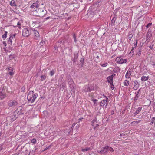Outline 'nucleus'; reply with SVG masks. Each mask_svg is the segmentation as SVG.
I'll return each mask as SVG.
<instances>
[{"label": "nucleus", "instance_id": "1", "mask_svg": "<svg viewBox=\"0 0 155 155\" xmlns=\"http://www.w3.org/2000/svg\"><path fill=\"white\" fill-rule=\"evenodd\" d=\"M37 96V94H34V92L32 91H30L27 96V99L29 102L33 103Z\"/></svg>", "mask_w": 155, "mask_h": 155}, {"label": "nucleus", "instance_id": "2", "mask_svg": "<svg viewBox=\"0 0 155 155\" xmlns=\"http://www.w3.org/2000/svg\"><path fill=\"white\" fill-rule=\"evenodd\" d=\"M109 151L113 152L114 151V150L112 147L107 146L103 147L101 150L100 151L97 150V152L102 154L106 153Z\"/></svg>", "mask_w": 155, "mask_h": 155}, {"label": "nucleus", "instance_id": "3", "mask_svg": "<svg viewBox=\"0 0 155 155\" xmlns=\"http://www.w3.org/2000/svg\"><path fill=\"white\" fill-rule=\"evenodd\" d=\"M39 1H37L35 3H33L30 6V8H32L31 10L32 11H37L38 8L39 4Z\"/></svg>", "mask_w": 155, "mask_h": 155}, {"label": "nucleus", "instance_id": "4", "mask_svg": "<svg viewBox=\"0 0 155 155\" xmlns=\"http://www.w3.org/2000/svg\"><path fill=\"white\" fill-rule=\"evenodd\" d=\"M17 118L15 114V112H13L11 116H8L6 117L7 120L9 119L11 122H12L15 121Z\"/></svg>", "mask_w": 155, "mask_h": 155}, {"label": "nucleus", "instance_id": "5", "mask_svg": "<svg viewBox=\"0 0 155 155\" xmlns=\"http://www.w3.org/2000/svg\"><path fill=\"white\" fill-rule=\"evenodd\" d=\"M6 97V94L5 90H4V87H1L0 89V98L2 99Z\"/></svg>", "mask_w": 155, "mask_h": 155}, {"label": "nucleus", "instance_id": "6", "mask_svg": "<svg viewBox=\"0 0 155 155\" xmlns=\"http://www.w3.org/2000/svg\"><path fill=\"white\" fill-rule=\"evenodd\" d=\"M116 61L119 64L126 63L127 61L126 59H123L121 57H118L116 59Z\"/></svg>", "mask_w": 155, "mask_h": 155}, {"label": "nucleus", "instance_id": "7", "mask_svg": "<svg viewBox=\"0 0 155 155\" xmlns=\"http://www.w3.org/2000/svg\"><path fill=\"white\" fill-rule=\"evenodd\" d=\"M30 35V32L28 29L25 28L22 31V35L25 37H27Z\"/></svg>", "mask_w": 155, "mask_h": 155}, {"label": "nucleus", "instance_id": "8", "mask_svg": "<svg viewBox=\"0 0 155 155\" xmlns=\"http://www.w3.org/2000/svg\"><path fill=\"white\" fill-rule=\"evenodd\" d=\"M8 104L9 106L11 107L13 106H16L18 103L15 101L11 100L8 101Z\"/></svg>", "mask_w": 155, "mask_h": 155}, {"label": "nucleus", "instance_id": "9", "mask_svg": "<svg viewBox=\"0 0 155 155\" xmlns=\"http://www.w3.org/2000/svg\"><path fill=\"white\" fill-rule=\"evenodd\" d=\"M93 87L92 86H90L87 85L84 87L83 91L85 92H91L92 90Z\"/></svg>", "mask_w": 155, "mask_h": 155}, {"label": "nucleus", "instance_id": "10", "mask_svg": "<svg viewBox=\"0 0 155 155\" xmlns=\"http://www.w3.org/2000/svg\"><path fill=\"white\" fill-rule=\"evenodd\" d=\"M32 31H33V33L35 35L34 38L36 39H37L39 37L40 35L39 32L35 30H32Z\"/></svg>", "mask_w": 155, "mask_h": 155}, {"label": "nucleus", "instance_id": "11", "mask_svg": "<svg viewBox=\"0 0 155 155\" xmlns=\"http://www.w3.org/2000/svg\"><path fill=\"white\" fill-rule=\"evenodd\" d=\"M107 100H105V99H104L102 100L100 103L101 106L103 107L105 105V107H106L107 105Z\"/></svg>", "mask_w": 155, "mask_h": 155}, {"label": "nucleus", "instance_id": "12", "mask_svg": "<svg viewBox=\"0 0 155 155\" xmlns=\"http://www.w3.org/2000/svg\"><path fill=\"white\" fill-rule=\"evenodd\" d=\"M74 58H72V60L74 63L76 62L78 60V53H74Z\"/></svg>", "mask_w": 155, "mask_h": 155}, {"label": "nucleus", "instance_id": "13", "mask_svg": "<svg viewBox=\"0 0 155 155\" xmlns=\"http://www.w3.org/2000/svg\"><path fill=\"white\" fill-rule=\"evenodd\" d=\"M134 89L135 90H137L139 87L140 84L139 83L138 81L137 80H135L134 81Z\"/></svg>", "mask_w": 155, "mask_h": 155}, {"label": "nucleus", "instance_id": "14", "mask_svg": "<svg viewBox=\"0 0 155 155\" xmlns=\"http://www.w3.org/2000/svg\"><path fill=\"white\" fill-rule=\"evenodd\" d=\"M113 79L110 76L107 78V81L108 83H110V85H113Z\"/></svg>", "mask_w": 155, "mask_h": 155}, {"label": "nucleus", "instance_id": "15", "mask_svg": "<svg viewBox=\"0 0 155 155\" xmlns=\"http://www.w3.org/2000/svg\"><path fill=\"white\" fill-rule=\"evenodd\" d=\"M120 68L117 66L115 67V68L113 70V73H115L116 72H120Z\"/></svg>", "mask_w": 155, "mask_h": 155}, {"label": "nucleus", "instance_id": "16", "mask_svg": "<svg viewBox=\"0 0 155 155\" xmlns=\"http://www.w3.org/2000/svg\"><path fill=\"white\" fill-rule=\"evenodd\" d=\"M142 50V46H140L138 48L137 50V53L139 56H140L141 55V52Z\"/></svg>", "mask_w": 155, "mask_h": 155}, {"label": "nucleus", "instance_id": "17", "mask_svg": "<svg viewBox=\"0 0 155 155\" xmlns=\"http://www.w3.org/2000/svg\"><path fill=\"white\" fill-rule=\"evenodd\" d=\"M131 74V71H130L128 70L127 72L125 77L126 78H130V76Z\"/></svg>", "mask_w": 155, "mask_h": 155}, {"label": "nucleus", "instance_id": "18", "mask_svg": "<svg viewBox=\"0 0 155 155\" xmlns=\"http://www.w3.org/2000/svg\"><path fill=\"white\" fill-rule=\"evenodd\" d=\"M101 0H94V5H97V6H98Z\"/></svg>", "mask_w": 155, "mask_h": 155}, {"label": "nucleus", "instance_id": "19", "mask_svg": "<svg viewBox=\"0 0 155 155\" xmlns=\"http://www.w3.org/2000/svg\"><path fill=\"white\" fill-rule=\"evenodd\" d=\"M142 107H139L137 110L135 111L134 114V116H136L142 110Z\"/></svg>", "mask_w": 155, "mask_h": 155}, {"label": "nucleus", "instance_id": "20", "mask_svg": "<svg viewBox=\"0 0 155 155\" xmlns=\"http://www.w3.org/2000/svg\"><path fill=\"white\" fill-rule=\"evenodd\" d=\"M119 8H117L113 12V15H114V16L117 17V12L119 11Z\"/></svg>", "mask_w": 155, "mask_h": 155}, {"label": "nucleus", "instance_id": "21", "mask_svg": "<svg viewBox=\"0 0 155 155\" xmlns=\"http://www.w3.org/2000/svg\"><path fill=\"white\" fill-rule=\"evenodd\" d=\"M152 36L151 33L148 32L147 34V40H150V38H151Z\"/></svg>", "mask_w": 155, "mask_h": 155}, {"label": "nucleus", "instance_id": "22", "mask_svg": "<svg viewBox=\"0 0 155 155\" xmlns=\"http://www.w3.org/2000/svg\"><path fill=\"white\" fill-rule=\"evenodd\" d=\"M117 17L114 16L113 19L111 21V25H114V23L116 21Z\"/></svg>", "mask_w": 155, "mask_h": 155}, {"label": "nucleus", "instance_id": "23", "mask_svg": "<svg viewBox=\"0 0 155 155\" xmlns=\"http://www.w3.org/2000/svg\"><path fill=\"white\" fill-rule=\"evenodd\" d=\"M149 78V77H146L145 76H143L141 78V80L142 81H145L147 80Z\"/></svg>", "mask_w": 155, "mask_h": 155}, {"label": "nucleus", "instance_id": "24", "mask_svg": "<svg viewBox=\"0 0 155 155\" xmlns=\"http://www.w3.org/2000/svg\"><path fill=\"white\" fill-rule=\"evenodd\" d=\"M56 72V70L52 69L50 72L49 74L51 76H53Z\"/></svg>", "mask_w": 155, "mask_h": 155}, {"label": "nucleus", "instance_id": "25", "mask_svg": "<svg viewBox=\"0 0 155 155\" xmlns=\"http://www.w3.org/2000/svg\"><path fill=\"white\" fill-rule=\"evenodd\" d=\"M10 5L12 6H16L17 5L15 4V1L14 0H12L10 2Z\"/></svg>", "mask_w": 155, "mask_h": 155}, {"label": "nucleus", "instance_id": "26", "mask_svg": "<svg viewBox=\"0 0 155 155\" xmlns=\"http://www.w3.org/2000/svg\"><path fill=\"white\" fill-rule=\"evenodd\" d=\"M13 38H12V36H11V35H10V36L9 38V40L8 41V43L9 44L12 45V40L13 39Z\"/></svg>", "mask_w": 155, "mask_h": 155}, {"label": "nucleus", "instance_id": "27", "mask_svg": "<svg viewBox=\"0 0 155 155\" xmlns=\"http://www.w3.org/2000/svg\"><path fill=\"white\" fill-rule=\"evenodd\" d=\"M123 84L124 86H127L129 84V81L127 80H126L124 81Z\"/></svg>", "mask_w": 155, "mask_h": 155}, {"label": "nucleus", "instance_id": "28", "mask_svg": "<svg viewBox=\"0 0 155 155\" xmlns=\"http://www.w3.org/2000/svg\"><path fill=\"white\" fill-rule=\"evenodd\" d=\"M8 32L7 31H5V33L3 34L2 36V38L4 39H5L7 37Z\"/></svg>", "mask_w": 155, "mask_h": 155}, {"label": "nucleus", "instance_id": "29", "mask_svg": "<svg viewBox=\"0 0 155 155\" xmlns=\"http://www.w3.org/2000/svg\"><path fill=\"white\" fill-rule=\"evenodd\" d=\"M91 100L92 101H93V102H94V106H96L97 105V104L96 103V102L97 101H98V100L97 99H91Z\"/></svg>", "mask_w": 155, "mask_h": 155}, {"label": "nucleus", "instance_id": "30", "mask_svg": "<svg viewBox=\"0 0 155 155\" xmlns=\"http://www.w3.org/2000/svg\"><path fill=\"white\" fill-rule=\"evenodd\" d=\"M84 61V58H81L80 60V63L81 64V66H83V63Z\"/></svg>", "mask_w": 155, "mask_h": 155}, {"label": "nucleus", "instance_id": "31", "mask_svg": "<svg viewBox=\"0 0 155 155\" xmlns=\"http://www.w3.org/2000/svg\"><path fill=\"white\" fill-rule=\"evenodd\" d=\"M41 81H44L46 79V76L45 75H41Z\"/></svg>", "mask_w": 155, "mask_h": 155}, {"label": "nucleus", "instance_id": "32", "mask_svg": "<svg viewBox=\"0 0 155 155\" xmlns=\"http://www.w3.org/2000/svg\"><path fill=\"white\" fill-rule=\"evenodd\" d=\"M90 149V147H87L85 149H82L81 150L82 152H84L85 151H87L89 150Z\"/></svg>", "mask_w": 155, "mask_h": 155}, {"label": "nucleus", "instance_id": "33", "mask_svg": "<svg viewBox=\"0 0 155 155\" xmlns=\"http://www.w3.org/2000/svg\"><path fill=\"white\" fill-rule=\"evenodd\" d=\"M100 65L102 67H105L108 65V63L107 62L103 64L101 63Z\"/></svg>", "mask_w": 155, "mask_h": 155}, {"label": "nucleus", "instance_id": "34", "mask_svg": "<svg viewBox=\"0 0 155 155\" xmlns=\"http://www.w3.org/2000/svg\"><path fill=\"white\" fill-rule=\"evenodd\" d=\"M31 142L33 144L36 143V139L35 138H33L31 140Z\"/></svg>", "mask_w": 155, "mask_h": 155}, {"label": "nucleus", "instance_id": "35", "mask_svg": "<svg viewBox=\"0 0 155 155\" xmlns=\"http://www.w3.org/2000/svg\"><path fill=\"white\" fill-rule=\"evenodd\" d=\"M134 47H132V49L130 52V54H132V56L133 55L134 53Z\"/></svg>", "mask_w": 155, "mask_h": 155}, {"label": "nucleus", "instance_id": "36", "mask_svg": "<svg viewBox=\"0 0 155 155\" xmlns=\"http://www.w3.org/2000/svg\"><path fill=\"white\" fill-rule=\"evenodd\" d=\"M14 58V54H11L9 56V58L10 59H12Z\"/></svg>", "mask_w": 155, "mask_h": 155}, {"label": "nucleus", "instance_id": "37", "mask_svg": "<svg viewBox=\"0 0 155 155\" xmlns=\"http://www.w3.org/2000/svg\"><path fill=\"white\" fill-rule=\"evenodd\" d=\"M133 35L132 34H129L128 38L130 40L131 39V38L133 37Z\"/></svg>", "mask_w": 155, "mask_h": 155}, {"label": "nucleus", "instance_id": "38", "mask_svg": "<svg viewBox=\"0 0 155 155\" xmlns=\"http://www.w3.org/2000/svg\"><path fill=\"white\" fill-rule=\"evenodd\" d=\"M51 145H50L48 146L47 147L44 149V151L48 149H49L51 148Z\"/></svg>", "mask_w": 155, "mask_h": 155}, {"label": "nucleus", "instance_id": "39", "mask_svg": "<svg viewBox=\"0 0 155 155\" xmlns=\"http://www.w3.org/2000/svg\"><path fill=\"white\" fill-rule=\"evenodd\" d=\"M21 90L22 92H25V86H23L21 88Z\"/></svg>", "mask_w": 155, "mask_h": 155}, {"label": "nucleus", "instance_id": "40", "mask_svg": "<svg viewBox=\"0 0 155 155\" xmlns=\"http://www.w3.org/2000/svg\"><path fill=\"white\" fill-rule=\"evenodd\" d=\"M138 98V95H136L135 97L134 98V102H135L136 101L137 99Z\"/></svg>", "mask_w": 155, "mask_h": 155}, {"label": "nucleus", "instance_id": "41", "mask_svg": "<svg viewBox=\"0 0 155 155\" xmlns=\"http://www.w3.org/2000/svg\"><path fill=\"white\" fill-rule=\"evenodd\" d=\"M135 41H136V43L134 44V48H136V47H137V41H137V39H136Z\"/></svg>", "mask_w": 155, "mask_h": 155}, {"label": "nucleus", "instance_id": "42", "mask_svg": "<svg viewBox=\"0 0 155 155\" xmlns=\"http://www.w3.org/2000/svg\"><path fill=\"white\" fill-rule=\"evenodd\" d=\"M38 11L40 13L43 12H44V9L42 8L40 9H38Z\"/></svg>", "mask_w": 155, "mask_h": 155}, {"label": "nucleus", "instance_id": "43", "mask_svg": "<svg viewBox=\"0 0 155 155\" xmlns=\"http://www.w3.org/2000/svg\"><path fill=\"white\" fill-rule=\"evenodd\" d=\"M58 42L60 43V44L61 43L62 44H63L64 42V41L59 40Z\"/></svg>", "mask_w": 155, "mask_h": 155}, {"label": "nucleus", "instance_id": "44", "mask_svg": "<svg viewBox=\"0 0 155 155\" xmlns=\"http://www.w3.org/2000/svg\"><path fill=\"white\" fill-rule=\"evenodd\" d=\"M21 153V151L19 150V151H18V152L17 153H15V154H13L12 155H18Z\"/></svg>", "mask_w": 155, "mask_h": 155}, {"label": "nucleus", "instance_id": "45", "mask_svg": "<svg viewBox=\"0 0 155 155\" xmlns=\"http://www.w3.org/2000/svg\"><path fill=\"white\" fill-rule=\"evenodd\" d=\"M73 36V38L74 39V41L75 42H76L77 41V40H76V37L75 34H74Z\"/></svg>", "mask_w": 155, "mask_h": 155}, {"label": "nucleus", "instance_id": "46", "mask_svg": "<svg viewBox=\"0 0 155 155\" xmlns=\"http://www.w3.org/2000/svg\"><path fill=\"white\" fill-rule=\"evenodd\" d=\"M152 24L151 23H148L146 25V27L147 28H148L150 26L152 25Z\"/></svg>", "mask_w": 155, "mask_h": 155}, {"label": "nucleus", "instance_id": "47", "mask_svg": "<svg viewBox=\"0 0 155 155\" xmlns=\"http://www.w3.org/2000/svg\"><path fill=\"white\" fill-rule=\"evenodd\" d=\"M154 46V44L151 45L150 46H149V47L151 49H153V46Z\"/></svg>", "mask_w": 155, "mask_h": 155}, {"label": "nucleus", "instance_id": "48", "mask_svg": "<svg viewBox=\"0 0 155 155\" xmlns=\"http://www.w3.org/2000/svg\"><path fill=\"white\" fill-rule=\"evenodd\" d=\"M9 74L10 75L12 76V75L14 74V73L13 72L11 71L9 72Z\"/></svg>", "mask_w": 155, "mask_h": 155}, {"label": "nucleus", "instance_id": "49", "mask_svg": "<svg viewBox=\"0 0 155 155\" xmlns=\"http://www.w3.org/2000/svg\"><path fill=\"white\" fill-rule=\"evenodd\" d=\"M140 89H139V90L136 93V95H138V94H139V92H140Z\"/></svg>", "mask_w": 155, "mask_h": 155}, {"label": "nucleus", "instance_id": "50", "mask_svg": "<svg viewBox=\"0 0 155 155\" xmlns=\"http://www.w3.org/2000/svg\"><path fill=\"white\" fill-rule=\"evenodd\" d=\"M15 35H16V34H14L13 35L11 34L10 35L11 36H12V38H13L15 37Z\"/></svg>", "mask_w": 155, "mask_h": 155}, {"label": "nucleus", "instance_id": "51", "mask_svg": "<svg viewBox=\"0 0 155 155\" xmlns=\"http://www.w3.org/2000/svg\"><path fill=\"white\" fill-rule=\"evenodd\" d=\"M110 86H111V89L112 90H113L114 88V85L113 84V85H110Z\"/></svg>", "mask_w": 155, "mask_h": 155}, {"label": "nucleus", "instance_id": "52", "mask_svg": "<svg viewBox=\"0 0 155 155\" xmlns=\"http://www.w3.org/2000/svg\"><path fill=\"white\" fill-rule=\"evenodd\" d=\"M45 43V42L43 41H41L40 42V44L41 45H44Z\"/></svg>", "mask_w": 155, "mask_h": 155}, {"label": "nucleus", "instance_id": "53", "mask_svg": "<svg viewBox=\"0 0 155 155\" xmlns=\"http://www.w3.org/2000/svg\"><path fill=\"white\" fill-rule=\"evenodd\" d=\"M153 107L154 109H155V103H153Z\"/></svg>", "mask_w": 155, "mask_h": 155}, {"label": "nucleus", "instance_id": "54", "mask_svg": "<svg viewBox=\"0 0 155 155\" xmlns=\"http://www.w3.org/2000/svg\"><path fill=\"white\" fill-rule=\"evenodd\" d=\"M125 135V134L122 133V134H120V136H124Z\"/></svg>", "mask_w": 155, "mask_h": 155}, {"label": "nucleus", "instance_id": "55", "mask_svg": "<svg viewBox=\"0 0 155 155\" xmlns=\"http://www.w3.org/2000/svg\"><path fill=\"white\" fill-rule=\"evenodd\" d=\"M96 120H95V119H94L93 120H92V125H93V123H94L95 121Z\"/></svg>", "mask_w": 155, "mask_h": 155}, {"label": "nucleus", "instance_id": "56", "mask_svg": "<svg viewBox=\"0 0 155 155\" xmlns=\"http://www.w3.org/2000/svg\"><path fill=\"white\" fill-rule=\"evenodd\" d=\"M3 44L5 46H6V44L5 41H4L3 42Z\"/></svg>", "mask_w": 155, "mask_h": 155}, {"label": "nucleus", "instance_id": "57", "mask_svg": "<svg viewBox=\"0 0 155 155\" xmlns=\"http://www.w3.org/2000/svg\"><path fill=\"white\" fill-rule=\"evenodd\" d=\"M103 96H104V97L106 98V99H105V100H107L108 99V98L105 95H103Z\"/></svg>", "mask_w": 155, "mask_h": 155}, {"label": "nucleus", "instance_id": "58", "mask_svg": "<svg viewBox=\"0 0 155 155\" xmlns=\"http://www.w3.org/2000/svg\"><path fill=\"white\" fill-rule=\"evenodd\" d=\"M152 120L153 121H154V120H155V117H152Z\"/></svg>", "mask_w": 155, "mask_h": 155}, {"label": "nucleus", "instance_id": "59", "mask_svg": "<svg viewBox=\"0 0 155 155\" xmlns=\"http://www.w3.org/2000/svg\"><path fill=\"white\" fill-rule=\"evenodd\" d=\"M115 75V74H112L111 76H110L111 78H112V79H113V77Z\"/></svg>", "mask_w": 155, "mask_h": 155}, {"label": "nucleus", "instance_id": "60", "mask_svg": "<svg viewBox=\"0 0 155 155\" xmlns=\"http://www.w3.org/2000/svg\"><path fill=\"white\" fill-rule=\"evenodd\" d=\"M21 108H22V107L21 106H20V107H18V109H19L20 110H21Z\"/></svg>", "mask_w": 155, "mask_h": 155}, {"label": "nucleus", "instance_id": "61", "mask_svg": "<svg viewBox=\"0 0 155 155\" xmlns=\"http://www.w3.org/2000/svg\"><path fill=\"white\" fill-rule=\"evenodd\" d=\"M114 114V111L113 110H112L111 111V114L112 115L113 114Z\"/></svg>", "mask_w": 155, "mask_h": 155}, {"label": "nucleus", "instance_id": "62", "mask_svg": "<svg viewBox=\"0 0 155 155\" xmlns=\"http://www.w3.org/2000/svg\"><path fill=\"white\" fill-rule=\"evenodd\" d=\"M2 149V146H0V151H1Z\"/></svg>", "mask_w": 155, "mask_h": 155}, {"label": "nucleus", "instance_id": "63", "mask_svg": "<svg viewBox=\"0 0 155 155\" xmlns=\"http://www.w3.org/2000/svg\"><path fill=\"white\" fill-rule=\"evenodd\" d=\"M8 69L9 70H11V71H13V69H12V68L10 67L8 68Z\"/></svg>", "mask_w": 155, "mask_h": 155}, {"label": "nucleus", "instance_id": "64", "mask_svg": "<svg viewBox=\"0 0 155 155\" xmlns=\"http://www.w3.org/2000/svg\"><path fill=\"white\" fill-rule=\"evenodd\" d=\"M153 122H154V121H152V122H151L150 123V125H152V124H153Z\"/></svg>", "mask_w": 155, "mask_h": 155}]
</instances>
